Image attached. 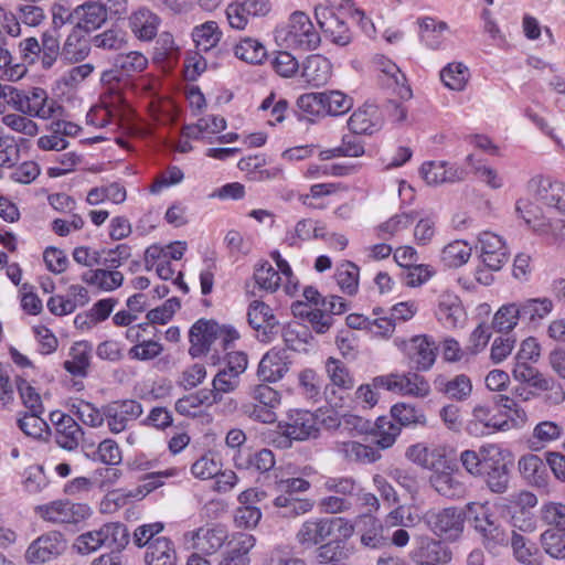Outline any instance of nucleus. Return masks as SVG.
<instances>
[{
	"label": "nucleus",
	"mask_w": 565,
	"mask_h": 565,
	"mask_svg": "<svg viewBox=\"0 0 565 565\" xmlns=\"http://www.w3.org/2000/svg\"><path fill=\"white\" fill-rule=\"evenodd\" d=\"M437 347L427 335H415L406 347L409 361L418 371H428L436 361Z\"/></svg>",
	"instance_id": "25"
},
{
	"label": "nucleus",
	"mask_w": 565,
	"mask_h": 565,
	"mask_svg": "<svg viewBox=\"0 0 565 565\" xmlns=\"http://www.w3.org/2000/svg\"><path fill=\"white\" fill-rule=\"evenodd\" d=\"M509 429H511L510 422L503 420L502 415L494 413L491 406L484 404H477L472 408L471 418L467 423V431L475 437Z\"/></svg>",
	"instance_id": "12"
},
{
	"label": "nucleus",
	"mask_w": 565,
	"mask_h": 565,
	"mask_svg": "<svg viewBox=\"0 0 565 565\" xmlns=\"http://www.w3.org/2000/svg\"><path fill=\"white\" fill-rule=\"evenodd\" d=\"M227 537V530L222 525L202 527L192 534V546L202 553L213 554L223 546Z\"/></svg>",
	"instance_id": "31"
},
{
	"label": "nucleus",
	"mask_w": 565,
	"mask_h": 565,
	"mask_svg": "<svg viewBox=\"0 0 565 565\" xmlns=\"http://www.w3.org/2000/svg\"><path fill=\"white\" fill-rule=\"evenodd\" d=\"M516 303L521 320H527L530 322L546 318L554 308L552 299L547 297L529 298Z\"/></svg>",
	"instance_id": "39"
},
{
	"label": "nucleus",
	"mask_w": 565,
	"mask_h": 565,
	"mask_svg": "<svg viewBox=\"0 0 565 565\" xmlns=\"http://www.w3.org/2000/svg\"><path fill=\"white\" fill-rule=\"evenodd\" d=\"M392 420L397 422L396 425L411 426V425H426L427 419L424 412L415 406L406 403H397L391 408Z\"/></svg>",
	"instance_id": "48"
},
{
	"label": "nucleus",
	"mask_w": 565,
	"mask_h": 565,
	"mask_svg": "<svg viewBox=\"0 0 565 565\" xmlns=\"http://www.w3.org/2000/svg\"><path fill=\"white\" fill-rule=\"evenodd\" d=\"M359 267L350 262H343L337 269L335 278L341 290L350 296L356 294L359 287Z\"/></svg>",
	"instance_id": "54"
},
{
	"label": "nucleus",
	"mask_w": 565,
	"mask_h": 565,
	"mask_svg": "<svg viewBox=\"0 0 565 565\" xmlns=\"http://www.w3.org/2000/svg\"><path fill=\"white\" fill-rule=\"evenodd\" d=\"M360 484L352 477H330L324 481V489L354 502Z\"/></svg>",
	"instance_id": "55"
},
{
	"label": "nucleus",
	"mask_w": 565,
	"mask_h": 565,
	"mask_svg": "<svg viewBox=\"0 0 565 565\" xmlns=\"http://www.w3.org/2000/svg\"><path fill=\"white\" fill-rule=\"evenodd\" d=\"M373 385L390 392L416 397H426L430 392L428 381L415 372L391 373L376 376L373 379Z\"/></svg>",
	"instance_id": "9"
},
{
	"label": "nucleus",
	"mask_w": 565,
	"mask_h": 565,
	"mask_svg": "<svg viewBox=\"0 0 565 565\" xmlns=\"http://www.w3.org/2000/svg\"><path fill=\"white\" fill-rule=\"evenodd\" d=\"M323 93L324 114L339 116L349 111L353 106V99L340 90Z\"/></svg>",
	"instance_id": "58"
},
{
	"label": "nucleus",
	"mask_w": 565,
	"mask_h": 565,
	"mask_svg": "<svg viewBox=\"0 0 565 565\" xmlns=\"http://www.w3.org/2000/svg\"><path fill=\"white\" fill-rule=\"evenodd\" d=\"M331 73L332 65L330 61L320 54L309 55L301 68V77L312 87H320L327 84Z\"/></svg>",
	"instance_id": "28"
},
{
	"label": "nucleus",
	"mask_w": 565,
	"mask_h": 565,
	"mask_svg": "<svg viewBox=\"0 0 565 565\" xmlns=\"http://www.w3.org/2000/svg\"><path fill=\"white\" fill-rule=\"evenodd\" d=\"M420 174L428 185L455 183L466 178V171L445 161H428L420 167Z\"/></svg>",
	"instance_id": "23"
},
{
	"label": "nucleus",
	"mask_w": 565,
	"mask_h": 565,
	"mask_svg": "<svg viewBox=\"0 0 565 565\" xmlns=\"http://www.w3.org/2000/svg\"><path fill=\"white\" fill-rule=\"evenodd\" d=\"M469 71L461 63L448 64L440 72V79L452 90H462L467 84Z\"/></svg>",
	"instance_id": "57"
},
{
	"label": "nucleus",
	"mask_w": 565,
	"mask_h": 565,
	"mask_svg": "<svg viewBox=\"0 0 565 565\" xmlns=\"http://www.w3.org/2000/svg\"><path fill=\"white\" fill-rule=\"evenodd\" d=\"M281 338L286 347L292 351L305 350L312 339L310 329L299 322H291L280 328Z\"/></svg>",
	"instance_id": "42"
},
{
	"label": "nucleus",
	"mask_w": 565,
	"mask_h": 565,
	"mask_svg": "<svg viewBox=\"0 0 565 565\" xmlns=\"http://www.w3.org/2000/svg\"><path fill=\"white\" fill-rule=\"evenodd\" d=\"M129 543L127 527L118 522L106 523L97 530L81 534L74 543L79 554L86 555L96 552L100 547L111 551H121Z\"/></svg>",
	"instance_id": "6"
},
{
	"label": "nucleus",
	"mask_w": 565,
	"mask_h": 565,
	"mask_svg": "<svg viewBox=\"0 0 565 565\" xmlns=\"http://www.w3.org/2000/svg\"><path fill=\"white\" fill-rule=\"evenodd\" d=\"M542 521L559 532H565V504L547 502L541 507Z\"/></svg>",
	"instance_id": "61"
},
{
	"label": "nucleus",
	"mask_w": 565,
	"mask_h": 565,
	"mask_svg": "<svg viewBox=\"0 0 565 565\" xmlns=\"http://www.w3.org/2000/svg\"><path fill=\"white\" fill-rule=\"evenodd\" d=\"M234 55L248 64H262L267 57L264 44L254 38H244L234 46Z\"/></svg>",
	"instance_id": "40"
},
{
	"label": "nucleus",
	"mask_w": 565,
	"mask_h": 565,
	"mask_svg": "<svg viewBox=\"0 0 565 565\" xmlns=\"http://www.w3.org/2000/svg\"><path fill=\"white\" fill-rule=\"evenodd\" d=\"M50 418L55 427L54 439L58 447L75 450L84 436L82 427L71 415L58 411L52 412Z\"/></svg>",
	"instance_id": "17"
},
{
	"label": "nucleus",
	"mask_w": 565,
	"mask_h": 565,
	"mask_svg": "<svg viewBox=\"0 0 565 565\" xmlns=\"http://www.w3.org/2000/svg\"><path fill=\"white\" fill-rule=\"evenodd\" d=\"M511 373L516 382L525 383L535 390H539L541 383L546 379L539 369L531 365V362L514 361Z\"/></svg>",
	"instance_id": "53"
},
{
	"label": "nucleus",
	"mask_w": 565,
	"mask_h": 565,
	"mask_svg": "<svg viewBox=\"0 0 565 565\" xmlns=\"http://www.w3.org/2000/svg\"><path fill=\"white\" fill-rule=\"evenodd\" d=\"M514 558L523 565H540L541 553L534 542L524 535L511 531L510 544Z\"/></svg>",
	"instance_id": "36"
},
{
	"label": "nucleus",
	"mask_w": 565,
	"mask_h": 565,
	"mask_svg": "<svg viewBox=\"0 0 565 565\" xmlns=\"http://www.w3.org/2000/svg\"><path fill=\"white\" fill-rule=\"evenodd\" d=\"M275 40L287 49L312 51L320 44V35L310 18L301 11L294 12L287 24L275 30Z\"/></svg>",
	"instance_id": "3"
},
{
	"label": "nucleus",
	"mask_w": 565,
	"mask_h": 565,
	"mask_svg": "<svg viewBox=\"0 0 565 565\" xmlns=\"http://www.w3.org/2000/svg\"><path fill=\"white\" fill-rule=\"evenodd\" d=\"M129 24L138 39L150 41L157 35L160 18L149 9L141 8L131 14Z\"/></svg>",
	"instance_id": "35"
},
{
	"label": "nucleus",
	"mask_w": 565,
	"mask_h": 565,
	"mask_svg": "<svg viewBox=\"0 0 565 565\" xmlns=\"http://www.w3.org/2000/svg\"><path fill=\"white\" fill-rule=\"evenodd\" d=\"M66 542L60 532L51 531L33 541L25 552L29 563H45L64 552Z\"/></svg>",
	"instance_id": "16"
},
{
	"label": "nucleus",
	"mask_w": 565,
	"mask_h": 565,
	"mask_svg": "<svg viewBox=\"0 0 565 565\" xmlns=\"http://www.w3.org/2000/svg\"><path fill=\"white\" fill-rule=\"evenodd\" d=\"M486 458L482 473L479 477L486 480L487 486L492 492H505L510 481V452L495 445L494 448L488 449Z\"/></svg>",
	"instance_id": "7"
},
{
	"label": "nucleus",
	"mask_w": 565,
	"mask_h": 565,
	"mask_svg": "<svg viewBox=\"0 0 565 565\" xmlns=\"http://www.w3.org/2000/svg\"><path fill=\"white\" fill-rule=\"evenodd\" d=\"M9 105L15 110L30 117L51 119L61 115L63 108L58 103L49 97L42 87L9 90Z\"/></svg>",
	"instance_id": "4"
},
{
	"label": "nucleus",
	"mask_w": 565,
	"mask_h": 565,
	"mask_svg": "<svg viewBox=\"0 0 565 565\" xmlns=\"http://www.w3.org/2000/svg\"><path fill=\"white\" fill-rule=\"evenodd\" d=\"M518 466L520 473L529 483L537 488L547 487L548 473L546 465L539 456L533 454L522 456Z\"/></svg>",
	"instance_id": "33"
},
{
	"label": "nucleus",
	"mask_w": 565,
	"mask_h": 565,
	"mask_svg": "<svg viewBox=\"0 0 565 565\" xmlns=\"http://www.w3.org/2000/svg\"><path fill=\"white\" fill-rule=\"evenodd\" d=\"M471 246L461 239L446 245L441 250V260L448 267L457 268L465 265L471 256Z\"/></svg>",
	"instance_id": "46"
},
{
	"label": "nucleus",
	"mask_w": 565,
	"mask_h": 565,
	"mask_svg": "<svg viewBox=\"0 0 565 565\" xmlns=\"http://www.w3.org/2000/svg\"><path fill=\"white\" fill-rule=\"evenodd\" d=\"M451 557V551L446 544L429 536H420L416 548L411 553V558L416 565L447 564Z\"/></svg>",
	"instance_id": "19"
},
{
	"label": "nucleus",
	"mask_w": 565,
	"mask_h": 565,
	"mask_svg": "<svg viewBox=\"0 0 565 565\" xmlns=\"http://www.w3.org/2000/svg\"><path fill=\"white\" fill-rule=\"evenodd\" d=\"M164 530L162 522L142 524L136 527L132 542L139 548H145L146 565H177L175 545L167 536H158Z\"/></svg>",
	"instance_id": "1"
},
{
	"label": "nucleus",
	"mask_w": 565,
	"mask_h": 565,
	"mask_svg": "<svg viewBox=\"0 0 565 565\" xmlns=\"http://www.w3.org/2000/svg\"><path fill=\"white\" fill-rule=\"evenodd\" d=\"M337 451L350 462L371 463L381 458L373 447L353 440L337 444Z\"/></svg>",
	"instance_id": "37"
},
{
	"label": "nucleus",
	"mask_w": 565,
	"mask_h": 565,
	"mask_svg": "<svg viewBox=\"0 0 565 565\" xmlns=\"http://www.w3.org/2000/svg\"><path fill=\"white\" fill-rule=\"evenodd\" d=\"M431 487L443 497L454 499L463 494V484L449 472L434 473L430 479Z\"/></svg>",
	"instance_id": "47"
},
{
	"label": "nucleus",
	"mask_w": 565,
	"mask_h": 565,
	"mask_svg": "<svg viewBox=\"0 0 565 565\" xmlns=\"http://www.w3.org/2000/svg\"><path fill=\"white\" fill-rule=\"evenodd\" d=\"M495 404L509 413L507 414L508 418H503V420H509L511 428L521 427L526 423V412L515 402L514 398L508 395H498L495 397Z\"/></svg>",
	"instance_id": "62"
},
{
	"label": "nucleus",
	"mask_w": 565,
	"mask_h": 565,
	"mask_svg": "<svg viewBox=\"0 0 565 565\" xmlns=\"http://www.w3.org/2000/svg\"><path fill=\"white\" fill-rule=\"evenodd\" d=\"M71 360L64 362V369L75 376H84L89 366L90 347L78 342L71 349Z\"/></svg>",
	"instance_id": "49"
},
{
	"label": "nucleus",
	"mask_w": 565,
	"mask_h": 565,
	"mask_svg": "<svg viewBox=\"0 0 565 565\" xmlns=\"http://www.w3.org/2000/svg\"><path fill=\"white\" fill-rule=\"evenodd\" d=\"M289 370V361L286 350L271 349L260 360L257 376L263 382L275 383L284 377Z\"/></svg>",
	"instance_id": "24"
},
{
	"label": "nucleus",
	"mask_w": 565,
	"mask_h": 565,
	"mask_svg": "<svg viewBox=\"0 0 565 565\" xmlns=\"http://www.w3.org/2000/svg\"><path fill=\"white\" fill-rule=\"evenodd\" d=\"M84 33V31L73 28L62 46L63 62L67 64L78 63L88 56L90 45Z\"/></svg>",
	"instance_id": "34"
},
{
	"label": "nucleus",
	"mask_w": 565,
	"mask_h": 565,
	"mask_svg": "<svg viewBox=\"0 0 565 565\" xmlns=\"http://www.w3.org/2000/svg\"><path fill=\"white\" fill-rule=\"evenodd\" d=\"M107 9L99 1H87L75 9V28L88 33L107 20Z\"/></svg>",
	"instance_id": "27"
},
{
	"label": "nucleus",
	"mask_w": 565,
	"mask_h": 565,
	"mask_svg": "<svg viewBox=\"0 0 565 565\" xmlns=\"http://www.w3.org/2000/svg\"><path fill=\"white\" fill-rule=\"evenodd\" d=\"M329 518H316L305 521L296 533L297 543L308 550L330 540Z\"/></svg>",
	"instance_id": "26"
},
{
	"label": "nucleus",
	"mask_w": 565,
	"mask_h": 565,
	"mask_svg": "<svg viewBox=\"0 0 565 565\" xmlns=\"http://www.w3.org/2000/svg\"><path fill=\"white\" fill-rule=\"evenodd\" d=\"M60 38V32H56L55 30H46L42 33L40 43V64L45 71L51 70L58 58L62 60Z\"/></svg>",
	"instance_id": "38"
},
{
	"label": "nucleus",
	"mask_w": 565,
	"mask_h": 565,
	"mask_svg": "<svg viewBox=\"0 0 565 565\" xmlns=\"http://www.w3.org/2000/svg\"><path fill=\"white\" fill-rule=\"evenodd\" d=\"M247 319L249 326L257 331L259 341L269 343L275 340L280 331L273 309L263 301L253 300L248 306Z\"/></svg>",
	"instance_id": "13"
},
{
	"label": "nucleus",
	"mask_w": 565,
	"mask_h": 565,
	"mask_svg": "<svg viewBox=\"0 0 565 565\" xmlns=\"http://www.w3.org/2000/svg\"><path fill=\"white\" fill-rule=\"evenodd\" d=\"M70 412L79 420L90 427H100L105 422L104 406L98 409L94 404L84 399H76L70 404Z\"/></svg>",
	"instance_id": "45"
},
{
	"label": "nucleus",
	"mask_w": 565,
	"mask_h": 565,
	"mask_svg": "<svg viewBox=\"0 0 565 565\" xmlns=\"http://www.w3.org/2000/svg\"><path fill=\"white\" fill-rule=\"evenodd\" d=\"M434 384L437 392L457 402L466 401L472 392L471 380L466 374H458L452 379L439 376Z\"/></svg>",
	"instance_id": "32"
},
{
	"label": "nucleus",
	"mask_w": 565,
	"mask_h": 565,
	"mask_svg": "<svg viewBox=\"0 0 565 565\" xmlns=\"http://www.w3.org/2000/svg\"><path fill=\"white\" fill-rule=\"evenodd\" d=\"M278 427L295 441H305L310 438H317L319 426L317 416L306 409H291L288 412L285 420L278 424Z\"/></svg>",
	"instance_id": "14"
},
{
	"label": "nucleus",
	"mask_w": 565,
	"mask_h": 565,
	"mask_svg": "<svg viewBox=\"0 0 565 565\" xmlns=\"http://www.w3.org/2000/svg\"><path fill=\"white\" fill-rule=\"evenodd\" d=\"M482 263L487 268L498 271L509 259V252L502 237L484 231L478 238Z\"/></svg>",
	"instance_id": "20"
},
{
	"label": "nucleus",
	"mask_w": 565,
	"mask_h": 565,
	"mask_svg": "<svg viewBox=\"0 0 565 565\" xmlns=\"http://www.w3.org/2000/svg\"><path fill=\"white\" fill-rule=\"evenodd\" d=\"M383 117L376 105L365 103L348 119V128L354 135H373L381 130Z\"/></svg>",
	"instance_id": "22"
},
{
	"label": "nucleus",
	"mask_w": 565,
	"mask_h": 565,
	"mask_svg": "<svg viewBox=\"0 0 565 565\" xmlns=\"http://www.w3.org/2000/svg\"><path fill=\"white\" fill-rule=\"evenodd\" d=\"M274 505L280 509L279 513L282 518H296L310 512L313 508L310 499L286 494L278 495L274 500Z\"/></svg>",
	"instance_id": "43"
},
{
	"label": "nucleus",
	"mask_w": 565,
	"mask_h": 565,
	"mask_svg": "<svg viewBox=\"0 0 565 565\" xmlns=\"http://www.w3.org/2000/svg\"><path fill=\"white\" fill-rule=\"evenodd\" d=\"M519 320H521V317L518 303L511 302L498 309L493 316L491 327L497 332H510L516 327Z\"/></svg>",
	"instance_id": "51"
},
{
	"label": "nucleus",
	"mask_w": 565,
	"mask_h": 565,
	"mask_svg": "<svg viewBox=\"0 0 565 565\" xmlns=\"http://www.w3.org/2000/svg\"><path fill=\"white\" fill-rule=\"evenodd\" d=\"M218 323L214 320L199 319L189 331V354L199 358L206 354L215 345Z\"/></svg>",
	"instance_id": "21"
},
{
	"label": "nucleus",
	"mask_w": 565,
	"mask_h": 565,
	"mask_svg": "<svg viewBox=\"0 0 565 565\" xmlns=\"http://www.w3.org/2000/svg\"><path fill=\"white\" fill-rule=\"evenodd\" d=\"M35 511L43 520L54 524H77L86 520L92 513L88 504L74 503L67 500H57L39 505Z\"/></svg>",
	"instance_id": "10"
},
{
	"label": "nucleus",
	"mask_w": 565,
	"mask_h": 565,
	"mask_svg": "<svg viewBox=\"0 0 565 565\" xmlns=\"http://www.w3.org/2000/svg\"><path fill=\"white\" fill-rule=\"evenodd\" d=\"M529 190L542 206L536 211L541 221L543 216H565V185L550 177L536 175L529 181ZM536 206V204H534Z\"/></svg>",
	"instance_id": "5"
},
{
	"label": "nucleus",
	"mask_w": 565,
	"mask_h": 565,
	"mask_svg": "<svg viewBox=\"0 0 565 565\" xmlns=\"http://www.w3.org/2000/svg\"><path fill=\"white\" fill-rule=\"evenodd\" d=\"M422 520L435 535L456 540L463 532L466 515L459 508H445L427 511Z\"/></svg>",
	"instance_id": "8"
},
{
	"label": "nucleus",
	"mask_w": 565,
	"mask_h": 565,
	"mask_svg": "<svg viewBox=\"0 0 565 565\" xmlns=\"http://www.w3.org/2000/svg\"><path fill=\"white\" fill-rule=\"evenodd\" d=\"M544 551L553 558H565V532L547 529L541 534Z\"/></svg>",
	"instance_id": "60"
},
{
	"label": "nucleus",
	"mask_w": 565,
	"mask_h": 565,
	"mask_svg": "<svg viewBox=\"0 0 565 565\" xmlns=\"http://www.w3.org/2000/svg\"><path fill=\"white\" fill-rule=\"evenodd\" d=\"M234 461L237 469L253 470L259 473L269 471L276 462L273 451L267 448L257 451H239L234 457Z\"/></svg>",
	"instance_id": "30"
},
{
	"label": "nucleus",
	"mask_w": 565,
	"mask_h": 565,
	"mask_svg": "<svg viewBox=\"0 0 565 565\" xmlns=\"http://www.w3.org/2000/svg\"><path fill=\"white\" fill-rule=\"evenodd\" d=\"M326 369L333 385L343 390L353 387V379L347 366L340 360L333 358L328 359Z\"/></svg>",
	"instance_id": "63"
},
{
	"label": "nucleus",
	"mask_w": 565,
	"mask_h": 565,
	"mask_svg": "<svg viewBox=\"0 0 565 565\" xmlns=\"http://www.w3.org/2000/svg\"><path fill=\"white\" fill-rule=\"evenodd\" d=\"M195 45L201 51H210L215 47L222 39V31L215 21H206L192 31Z\"/></svg>",
	"instance_id": "44"
},
{
	"label": "nucleus",
	"mask_w": 565,
	"mask_h": 565,
	"mask_svg": "<svg viewBox=\"0 0 565 565\" xmlns=\"http://www.w3.org/2000/svg\"><path fill=\"white\" fill-rule=\"evenodd\" d=\"M495 444H487L479 448L478 451L475 450H463L460 454L459 460L462 467L475 477H479L482 473L483 463L487 460L486 454L488 449L494 448Z\"/></svg>",
	"instance_id": "59"
},
{
	"label": "nucleus",
	"mask_w": 565,
	"mask_h": 565,
	"mask_svg": "<svg viewBox=\"0 0 565 565\" xmlns=\"http://www.w3.org/2000/svg\"><path fill=\"white\" fill-rule=\"evenodd\" d=\"M405 456L412 462L426 469H434L436 462L443 457L439 449L429 448L422 443L409 446Z\"/></svg>",
	"instance_id": "50"
},
{
	"label": "nucleus",
	"mask_w": 565,
	"mask_h": 565,
	"mask_svg": "<svg viewBox=\"0 0 565 565\" xmlns=\"http://www.w3.org/2000/svg\"><path fill=\"white\" fill-rule=\"evenodd\" d=\"M114 65L118 67L126 77L142 72L148 65V60L140 52L131 51L127 54H118L115 56Z\"/></svg>",
	"instance_id": "56"
},
{
	"label": "nucleus",
	"mask_w": 565,
	"mask_h": 565,
	"mask_svg": "<svg viewBox=\"0 0 565 565\" xmlns=\"http://www.w3.org/2000/svg\"><path fill=\"white\" fill-rule=\"evenodd\" d=\"M93 44L103 50H121L126 43V32L120 29H109L93 38Z\"/></svg>",
	"instance_id": "64"
},
{
	"label": "nucleus",
	"mask_w": 565,
	"mask_h": 565,
	"mask_svg": "<svg viewBox=\"0 0 565 565\" xmlns=\"http://www.w3.org/2000/svg\"><path fill=\"white\" fill-rule=\"evenodd\" d=\"M471 525L481 545L492 555H500L510 544L511 531L507 524L492 514L484 505H468Z\"/></svg>",
	"instance_id": "2"
},
{
	"label": "nucleus",
	"mask_w": 565,
	"mask_h": 565,
	"mask_svg": "<svg viewBox=\"0 0 565 565\" xmlns=\"http://www.w3.org/2000/svg\"><path fill=\"white\" fill-rule=\"evenodd\" d=\"M436 315L447 328H457L465 319L466 312L459 297L445 291L439 296Z\"/></svg>",
	"instance_id": "29"
},
{
	"label": "nucleus",
	"mask_w": 565,
	"mask_h": 565,
	"mask_svg": "<svg viewBox=\"0 0 565 565\" xmlns=\"http://www.w3.org/2000/svg\"><path fill=\"white\" fill-rule=\"evenodd\" d=\"M373 434L376 437V445L382 449L392 447L401 434V427L388 417H379L374 424Z\"/></svg>",
	"instance_id": "52"
},
{
	"label": "nucleus",
	"mask_w": 565,
	"mask_h": 565,
	"mask_svg": "<svg viewBox=\"0 0 565 565\" xmlns=\"http://www.w3.org/2000/svg\"><path fill=\"white\" fill-rule=\"evenodd\" d=\"M317 22L332 43L345 46L352 41V33L347 23L340 19L333 9L328 7H317L315 10Z\"/></svg>",
	"instance_id": "18"
},
{
	"label": "nucleus",
	"mask_w": 565,
	"mask_h": 565,
	"mask_svg": "<svg viewBox=\"0 0 565 565\" xmlns=\"http://www.w3.org/2000/svg\"><path fill=\"white\" fill-rule=\"evenodd\" d=\"M537 210L539 207L533 205V203L524 201H518L516 203V211L535 232L551 234L555 239L565 242V216H543L547 221H541L536 213Z\"/></svg>",
	"instance_id": "15"
},
{
	"label": "nucleus",
	"mask_w": 565,
	"mask_h": 565,
	"mask_svg": "<svg viewBox=\"0 0 565 565\" xmlns=\"http://www.w3.org/2000/svg\"><path fill=\"white\" fill-rule=\"evenodd\" d=\"M417 212H402L393 215L387 221L381 223L376 227L377 237L387 241L394 237L397 233L408 228L417 218Z\"/></svg>",
	"instance_id": "41"
},
{
	"label": "nucleus",
	"mask_w": 565,
	"mask_h": 565,
	"mask_svg": "<svg viewBox=\"0 0 565 565\" xmlns=\"http://www.w3.org/2000/svg\"><path fill=\"white\" fill-rule=\"evenodd\" d=\"M142 412V405L136 399H118L104 405L105 422L113 434L125 431Z\"/></svg>",
	"instance_id": "11"
}]
</instances>
